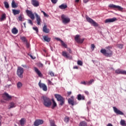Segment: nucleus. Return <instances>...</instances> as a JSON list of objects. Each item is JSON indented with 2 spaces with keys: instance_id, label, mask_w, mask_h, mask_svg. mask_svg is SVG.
<instances>
[{
  "instance_id": "f257e3e1",
  "label": "nucleus",
  "mask_w": 126,
  "mask_h": 126,
  "mask_svg": "<svg viewBox=\"0 0 126 126\" xmlns=\"http://www.w3.org/2000/svg\"><path fill=\"white\" fill-rule=\"evenodd\" d=\"M106 49H101L100 53L105 56V57H111L113 56V51L111 50L112 49L111 46H107L106 47Z\"/></svg>"
},
{
  "instance_id": "f03ea898",
  "label": "nucleus",
  "mask_w": 126,
  "mask_h": 126,
  "mask_svg": "<svg viewBox=\"0 0 126 126\" xmlns=\"http://www.w3.org/2000/svg\"><path fill=\"white\" fill-rule=\"evenodd\" d=\"M41 98L43 100V105L47 108H50L52 105V100H51V99L46 96H42Z\"/></svg>"
},
{
  "instance_id": "7ed1b4c3",
  "label": "nucleus",
  "mask_w": 126,
  "mask_h": 126,
  "mask_svg": "<svg viewBox=\"0 0 126 126\" xmlns=\"http://www.w3.org/2000/svg\"><path fill=\"white\" fill-rule=\"evenodd\" d=\"M24 72V69L23 68L19 66L17 70V75L20 78H23V73Z\"/></svg>"
},
{
  "instance_id": "20e7f679",
  "label": "nucleus",
  "mask_w": 126,
  "mask_h": 126,
  "mask_svg": "<svg viewBox=\"0 0 126 126\" xmlns=\"http://www.w3.org/2000/svg\"><path fill=\"white\" fill-rule=\"evenodd\" d=\"M86 20L88 22L93 25V26H94L95 27H97L98 26V24L96 23L93 19H91L89 17H86Z\"/></svg>"
},
{
  "instance_id": "39448f33",
  "label": "nucleus",
  "mask_w": 126,
  "mask_h": 126,
  "mask_svg": "<svg viewBox=\"0 0 126 126\" xmlns=\"http://www.w3.org/2000/svg\"><path fill=\"white\" fill-rule=\"evenodd\" d=\"M61 18L62 19L63 23L64 24H66L70 21V19H69L68 17H66V16L63 14L62 15Z\"/></svg>"
},
{
  "instance_id": "423d86ee",
  "label": "nucleus",
  "mask_w": 126,
  "mask_h": 126,
  "mask_svg": "<svg viewBox=\"0 0 126 126\" xmlns=\"http://www.w3.org/2000/svg\"><path fill=\"white\" fill-rule=\"evenodd\" d=\"M79 36L80 35L78 34L76 35L75 36V41H76L77 43H78V44H82V43L84 42V38H80Z\"/></svg>"
},
{
  "instance_id": "0eeeda50",
  "label": "nucleus",
  "mask_w": 126,
  "mask_h": 126,
  "mask_svg": "<svg viewBox=\"0 0 126 126\" xmlns=\"http://www.w3.org/2000/svg\"><path fill=\"white\" fill-rule=\"evenodd\" d=\"M38 86L40 88L42 89L43 91H47L48 90V88H47L46 84L41 83V81L38 83Z\"/></svg>"
},
{
  "instance_id": "6e6552de",
  "label": "nucleus",
  "mask_w": 126,
  "mask_h": 126,
  "mask_svg": "<svg viewBox=\"0 0 126 126\" xmlns=\"http://www.w3.org/2000/svg\"><path fill=\"white\" fill-rule=\"evenodd\" d=\"M109 7H110L111 8H116V9H118V10H120V11H122L124 8L121 6L119 5H116L114 4H110L109 5Z\"/></svg>"
},
{
  "instance_id": "1a4fd4ad",
  "label": "nucleus",
  "mask_w": 126,
  "mask_h": 126,
  "mask_svg": "<svg viewBox=\"0 0 126 126\" xmlns=\"http://www.w3.org/2000/svg\"><path fill=\"white\" fill-rule=\"evenodd\" d=\"M26 11L30 18L32 19V20H34L35 19V16H34V14L32 12V11L26 10Z\"/></svg>"
},
{
  "instance_id": "9d476101",
  "label": "nucleus",
  "mask_w": 126,
  "mask_h": 126,
  "mask_svg": "<svg viewBox=\"0 0 126 126\" xmlns=\"http://www.w3.org/2000/svg\"><path fill=\"white\" fill-rule=\"evenodd\" d=\"M117 18L114 17L113 18H109L107 19L104 21L105 23H112L113 22H115V21H117Z\"/></svg>"
},
{
  "instance_id": "9b49d317",
  "label": "nucleus",
  "mask_w": 126,
  "mask_h": 126,
  "mask_svg": "<svg viewBox=\"0 0 126 126\" xmlns=\"http://www.w3.org/2000/svg\"><path fill=\"white\" fill-rule=\"evenodd\" d=\"M44 124V121L40 119H38L35 121L34 122V126H39L41 125H43Z\"/></svg>"
},
{
  "instance_id": "f8f14e48",
  "label": "nucleus",
  "mask_w": 126,
  "mask_h": 126,
  "mask_svg": "<svg viewBox=\"0 0 126 126\" xmlns=\"http://www.w3.org/2000/svg\"><path fill=\"white\" fill-rule=\"evenodd\" d=\"M113 110H114L115 113L116 114H117V115H121L122 116H124V115H125L123 112H122V111H121V110L118 109V108H117V107H113Z\"/></svg>"
},
{
  "instance_id": "ddd939ff",
  "label": "nucleus",
  "mask_w": 126,
  "mask_h": 126,
  "mask_svg": "<svg viewBox=\"0 0 126 126\" xmlns=\"http://www.w3.org/2000/svg\"><path fill=\"white\" fill-rule=\"evenodd\" d=\"M34 15H35L36 18V21L38 25H41V17L38 14L36 13H34Z\"/></svg>"
},
{
  "instance_id": "4468645a",
  "label": "nucleus",
  "mask_w": 126,
  "mask_h": 126,
  "mask_svg": "<svg viewBox=\"0 0 126 126\" xmlns=\"http://www.w3.org/2000/svg\"><path fill=\"white\" fill-rule=\"evenodd\" d=\"M32 4L34 7H38L40 5L39 1L37 0H32Z\"/></svg>"
},
{
  "instance_id": "2eb2a0df",
  "label": "nucleus",
  "mask_w": 126,
  "mask_h": 126,
  "mask_svg": "<svg viewBox=\"0 0 126 126\" xmlns=\"http://www.w3.org/2000/svg\"><path fill=\"white\" fill-rule=\"evenodd\" d=\"M3 97L4 100H5L6 101H7V100L9 99H11V96L9 95V94L6 93H5L3 94Z\"/></svg>"
},
{
  "instance_id": "dca6fc26",
  "label": "nucleus",
  "mask_w": 126,
  "mask_h": 126,
  "mask_svg": "<svg viewBox=\"0 0 126 126\" xmlns=\"http://www.w3.org/2000/svg\"><path fill=\"white\" fill-rule=\"evenodd\" d=\"M43 32H44V33H45L46 34L50 33V30L47 28V25H46V24L44 25V26L43 27Z\"/></svg>"
},
{
  "instance_id": "f3484780",
  "label": "nucleus",
  "mask_w": 126,
  "mask_h": 126,
  "mask_svg": "<svg viewBox=\"0 0 126 126\" xmlns=\"http://www.w3.org/2000/svg\"><path fill=\"white\" fill-rule=\"evenodd\" d=\"M55 97L56 98L57 101L59 102V101L61 100L62 99H63V97L62 96V95L59 94H55Z\"/></svg>"
},
{
  "instance_id": "a211bd4d",
  "label": "nucleus",
  "mask_w": 126,
  "mask_h": 126,
  "mask_svg": "<svg viewBox=\"0 0 126 126\" xmlns=\"http://www.w3.org/2000/svg\"><path fill=\"white\" fill-rule=\"evenodd\" d=\"M43 38L44 42H47V43H49L51 41V37H49L48 36H43Z\"/></svg>"
},
{
  "instance_id": "6ab92c4d",
  "label": "nucleus",
  "mask_w": 126,
  "mask_h": 126,
  "mask_svg": "<svg viewBox=\"0 0 126 126\" xmlns=\"http://www.w3.org/2000/svg\"><path fill=\"white\" fill-rule=\"evenodd\" d=\"M77 99L79 101H80V100H85V96L84 95H82L81 94H79L77 95Z\"/></svg>"
},
{
  "instance_id": "aec40b11",
  "label": "nucleus",
  "mask_w": 126,
  "mask_h": 126,
  "mask_svg": "<svg viewBox=\"0 0 126 126\" xmlns=\"http://www.w3.org/2000/svg\"><path fill=\"white\" fill-rule=\"evenodd\" d=\"M34 70L35 72L37 73V74L38 75V76H40V77H42V73H41V72L40 71V70H39V69H38V68L35 67Z\"/></svg>"
},
{
  "instance_id": "412c9836",
  "label": "nucleus",
  "mask_w": 126,
  "mask_h": 126,
  "mask_svg": "<svg viewBox=\"0 0 126 126\" xmlns=\"http://www.w3.org/2000/svg\"><path fill=\"white\" fill-rule=\"evenodd\" d=\"M11 6L12 8H16L17 7H18V5L16 4V3H15V1H14V0H12V1Z\"/></svg>"
},
{
  "instance_id": "4be33fe9",
  "label": "nucleus",
  "mask_w": 126,
  "mask_h": 126,
  "mask_svg": "<svg viewBox=\"0 0 126 126\" xmlns=\"http://www.w3.org/2000/svg\"><path fill=\"white\" fill-rule=\"evenodd\" d=\"M59 8H60V9H65V8H67V5L62 4L59 5Z\"/></svg>"
},
{
  "instance_id": "5701e85b",
  "label": "nucleus",
  "mask_w": 126,
  "mask_h": 126,
  "mask_svg": "<svg viewBox=\"0 0 126 126\" xmlns=\"http://www.w3.org/2000/svg\"><path fill=\"white\" fill-rule=\"evenodd\" d=\"M12 13L14 15H16V14H19L20 13V10L12 9Z\"/></svg>"
},
{
  "instance_id": "b1692460",
  "label": "nucleus",
  "mask_w": 126,
  "mask_h": 126,
  "mask_svg": "<svg viewBox=\"0 0 126 126\" xmlns=\"http://www.w3.org/2000/svg\"><path fill=\"white\" fill-rule=\"evenodd\" d=\"M62 56H63V57H65L66 59H68V58H69V55L64 51L62 52Z\"/></svg>"
},
{
  "instance_id": "393cba45",
  "label": "nucleus",
  "mask_w": 126,
  "mask_h": 126,
  "mask_svg": "<svg viewBox=\"0 0 126 126\" xmlns=\"http://www.w3.org/2000/svg\"><path fill=\"white\" fill-rule=\"evenodd\" d=\"M68 103L69 105H71L72 106H74V101L71 99V98H68Z\"/></svg>"
},
{
  "instance_id": "a878e982",
  "label": "nucleus",
  "mask_w": 126,
  "mask_h": 126,
  "mask_svg": "<svg viewBox=\"0 0 126 126\" xmlns=\"http://www.w3.org/2000/svg\"><path fill=\"white\" fill-rule=\"evenodd\" d=\"M6 19V16L5 13L2 14L1 18H0V21H3Z\"/></svg>"
},
{
  "instance_id": "bb28decb",
  "label": "nucleus",
  "mask_w": 126,
  "mask_h": 126,
  "mask_svg": "<svg viewBox=\"0 0 126 126\" xmlns=\"http://www.w3.org/2000/svg\"><path fill=\"white\" fill-rule=\"evenodd\" d=\"M12 33L13 34H17L18 33V30L16 28H14L12 30Z\"/></svg>"
},
{
  "instance_id": "cd10ccee",
  "label": "nucleus",
  "mask_w": 126,
  "mask_h": 126,
  "mask_svg": "<svg viewBox=\"0 0 126 126\" xmlns=\"http://www.w3.org/2000/svg\"><path fill=\"white\" fill-rule=\"evenodd\" d=\"M52 102L53 104L51 108L52 109H54L55 108H56V107L57 106V103H56V101H55V100L54 99H52Z\"/></svg>"
},
{
  "instance_id": "c85d7f7f",
  "label": "nucleus",
  "mask_w": 126,
  "mask_h": 126,
  "mask_svg": "<svg viewBox=\"0 0 126 126\" xmlns=\"http://www.w3.org/2000/svg\"><path fill=\"white\" fill-rule=\"evenodd\" d=\"M79 126H87V123L85 121L80 122Z\"/></svg>"
},
{
  "instance_id": "c756f323",
  "label": "nucleus",
  "mask_w": 126,
  "mask_h": 126,
  "mask_svg": "<svg viewBox=\"0 0 126 126\" xmlns=\"http://www.w3.org/2000/svg\"><path fill=\"white\" fill-rule=\"evenodd\" d=\"M115 73H117V74H123V70H121L120 69H117L115 70Z\"/></svg>"
},
{
  "instance_id": "7c9ffc66",
  "label": "nucleus",
  "mask_w": 126,
  "mask_h": 126,
  "mask_svg": "<svg viewBox=\"0 0 126 126\" xmlns=\"http://www.w3.org/2000/svg\"><path fill=\"white\" fill-rule=\"evenodd\" d=\"M60 106H63L64 104V98H62L61 100L59 101Z\"/></svg>"
},
{
  "instance_id": "2f4dec72",
  "label": "nucleus",
  "mask_w": 126,
  "mask_h": 126,
  "mask_svg": "<svg viewBox=\"0 0 126 126\" xmlns=\"http://www.w3.org/2000/svg\"><path fill=\"white\" fill-rule=\"evenodd\" d=\"M25 123V119L24 118H22L20 121V124L21 126H24Z\"/></svg>"
},
{
  "instance_id": "473e14b6",
  "label": "nucleus",
  "mask_w": 126,
  "mask_h": 126,
  "mask_svg": "<svg viewBox=\"0 0 126 126\" xmlns=\"http://www.w3.org/2000/svg\"><path fill=\"white\" fill-rule=\"evenodd\" d=\"M120 125L122 126H126V121L124 120H121V121H120Z\"/></svg>"
},
{
  "instance_id": "72a5a7b5",
  "label": "nucleus",
  "mask_w": 126,
  "mask_h": 126,
  "mask_svg": "<svg viewBox=\"0 0 126 126\" xmlns=\"http://www.w3.org/2000/svg\"><path fill=\"white\" fill-rule=\"evenodd\" d=\"M4 5L5 8H6L7 9H8V8H9V4H8V2H7L6 1H4Z\"/></svg>"
},
{
  "instance_id": "f704fd0d",
  "label": "nucleus",
  "mask_w": 126,
  "mask_h": 126,
  "mask_svg": "<svg viewBox=\"0 0 126 126\" xmlns=\"http://www.w3.org/2000/svg\"><path fill=\"white\" fill-rule=\"evenodd\" d=\"M12 108H15V104L13 102H11L10 103V107L8 108V109H11Z\"/></svg>"
},
{
  "instance_id": "c9c22d12",
  "label": "nucleus",
  "mask_w": 126,
  "mask_h": 126,
  "mask_svg": "<svg viewBox=\"0 0 126 126\" xmlns=\"http://www.w3.org/2000/svg\"><path fill=\"white\" fill-rule=\"evenodd\" d=\"M117 47L119 49H123V48H124V44H117Z\"/></svg>"
},
{
  "instance_id": "e433bc0d",
  "label": "nucleus",
  "mask_w": 126,
  "mask_h": 126,
  "mask_svg": "<svg viewBox=\"0 0 126 126\" xmlns=\"http://www.w3.org/2000/svg\"><path fill=\"white\" fill-rule=\"evenodd\" d=\"M21 40H22L23 42H25L26 43L27 42V40L26 39V37H25V36H23L21 37Z\"/></svg>"
},
{
  "instance_id": "4c0bfd02",
  "label": "nucleus",
  "mask_w": 126,
  "mask_h": 126,
  "mask_svg": "<svg viewBox=\"0 0 126 126\" xmlns=\"http://www.w3.org/2000/svg\"><path fill=\"white\" fill-rule=\"evenodd\" d=\"M50 126H56V124H55V121L53 120L50 121Z\"/></svg>"
},
{
  "instance_id": "58836bf2",
  "label": "nucleus",
  "mask_w": 126,
  "mask_h": 126,
  "mask_svg": "<svg viewBox=\"0 0 126 126\" xmlns=\"http://www.w3.org/2000/svg\"><path fill=\"white\" fill-rule=\"evenodd\" d=\"M32 29L34 30V31H35L36 33H38V32H39V30L38 29V28L37 27H33Z\"/></svg>"
},
{
  "instance_id": "ea45409f",
  "label": "nucleus",
  "mask_w": 126,
  "mask_h": 126,
  "mask_svg": "<svg viewBox=\"0 0 126 126\" xmlns=\"http://www.w3.org/2000/svg\"><path fill=\"white\" fill-rule=\"evenodd\" d=\"M18 88H20L22 86V83L21 82H19L17 84Z\"/></svg>"
},
{
  "instance_id": "a19ab883",
  "label": "nucleus",
  "mask_w": 126,
  "mask_h": 126,
  "mask_svg": "<svg viewBox=\"0 0 126 126\" xmlns=\"http://www.w3.org/2000/svg\"><path fill=\"white\" fill-rule=\"evenodd\" d=\"M61 44H62V46H63L65 48H66L67 47L66 44H65V43H64V42L63 40H61Z\"/></svg>"
},
{
  "instance_id": "79ce46f5",
  "label": "nucleus",
  "mask_w": 126,
  "mask_h": 126,
  "mask_svg": "<svg viewBox=\"0 0 126 126\" xmlns=\"http://www.w3.org/2000/svg\"><path fill=\"white\" fill-rule=\"evenodd\" d=\"M64 121L65 123H68V122H69V118L65 117Z\"/></svg>"
},
{
  "instance_id": "37998d69",
  "label": "nucleus",
  "mask_w": 126,
  "mask_h": 126,
  "mask_svg": "<svg viewBox=\"0 0 126 126\" xmlns=\"http://www.w3.org/2000/svg\"><path fill=\"white\" fill-rule=\"evenodd\" d=\"M94 82V79L91 80L88 83V85H91V84H92V83Z\"/></svg>"
},
{
  "instance_id": "c03bdc74",
  "label": "nucleus",
  "mask_w": 126,
  "mask_h": 126,
  "mask_svg": "<svg viewBox=\"0 0 126 126\" xmlns=\"http://www.w3.org/2000/svg\"><path fill=\"white\" fill-rule=\"evenodd\" d=\"M77 64H78V65H82V64H83V63L81 61L79 60L77 61Z\"/></svg>"
},
{
  "instance_id": "a18cd8bd",
  "label": "nucleus",
  "mask_w": 126,
  "mask_h": 126,
  "mask_svg": "<svg viewBox=\"0 0 126 126\" xmlns=\"http://www.w3.org/2000/svg\"><path fill=\"white\" fill-rule=\"evenodd\" d=\"M28 21L29 24H31V25H33V22H32V20L29 19V20H28Z\"/></svg>"
},
{
  "instance_id": "49530a36",
  "label": "nucleus",
  "mask_w": 126,
  "mask_h": 126,
  "mask_svg": "<svg viewBox=\"0 0 126 126\" xmlns=\"http://www.w3.org/2000/svg\"><path fill=\"white\" fill-rule=\"evenodd\" d=\"M28 56H29L31 59H32V60H35V59H36L35 57H33V56H32L31 54H28Z\"/></svg>"
},
{
  "instance_id": "de8ad7c7",
  "label": "nucleus",
  "mask_w": 126,
  "mask_h": 126,
  "mask_svg": "<svg viewBox=\"0 0 126 126\" xmlns=\"http://www.w3.org/2000/svg\"><path fill=\"white\" fill-rule=\"evenodd\" d=\"M49 74L51 75V76H55V73L53 71L49 72Z\"/></svg>"
},
{
  "instance_id": "09e8293b",
  "label": "nucleus",
  "mask_w": 126,
  "mask_h": 126,
  "mask_svg": "<svg viewBox=\"0 0 126 126\" xmlns=\"http://www.w3.org/2000/svg\"><path fill=\"white\" fill-rule=\"evenodd\" d=\"M38 66H39V67H43V63H38Z\"/></svg>"
},
{
  "instance_id": "8fccbe9b",
  "label": "nucleus",
  "mask_w": 126,
  "mask_h": 126,
  "mask_svg": "<svg viewBox=\"0 0 126 126\" xmlns=\"http://www.w3.org/2000/svg\"><path fill=\"white\" fill-rule=\"evenodd\" d=\"M51 2L52 3L56 4L57 2H58V0H51Z\"/></svg>"
},
{
  "instance_id": "3c124183",
  "label": "nucleus",
  "mask_w": 126,
  "mask_h": 126,
  "mask_svg": "<svg viewBox=\"0 0 126 126\" xmlns=\"http://www.w3.org/2000/svg\"><path fill=\"white\" fill-rule=\"evenodd\" d=\"M18 19H19V21H22V16L21 15H20L19 16Z\"/></svg>"
},
{
  "instance_id": "603ef678",
  "label": "nucleus",
  "mask_w": 126,
  "mask_h": 126,
  "mask_svg": "<svg viewBox=\"0 0 126 126\" xmlns=\"http://www.w3.org/2000/svg\"><path fill=\"white\" fill-rule=\"evenodd\" d=\"M91 48L92 49H93V50H94V48H95V45H94V44H92L91 45Z\"/></svg>"
},
{
  "instance_id": "864d4df0",
  "label": "nucleus",
  "mask_w": 126,
  "mask_h": 126,
  "mask_svg": "<svg viewBox=\"0 0 126 126\" xmlns=\"http://www.w3.org/2000/svg\"><path fill=\"white\" fill-rule=\"evenodd\" d=\"M81 84H84V85H86V84H87L86 83V82H85V81H84L81 82Z\"/></svg>"
},
{
  "instance_id": "5fc2aeb1",
  "label": "nucleus",
  "mask_w": 126,
  "mask_h": 126,
  "mask_svg": "<svg viewBox=\"0 0 126 126\" xmlns=\"http://www.w3.org/2000/svg\"><path fill=\"white\" fill-rule=\"evenodd\" d=\"M55 40H57V41H60V42H61V41H62L61 38H59V37H56L55 38Z\"/></svg>"
},
{
  "instance_id": "6e6d98bb",
  "label": "nucleus",
  "mask_w": 126,
  "mask_h": 126,
  "mask_svg": "<svg viewBox=\"0 0 126 126\" xmlns=\"http://www.w3.org/2000/svg\"><path fill=\"white\" fill-rule=\"evenodd\" d=\"M67 51L69 52V54H71V50L70 48H67Z\"/></svg>"
},
{
  "instance_id": "4d7b16f0",
  "label": "nucleus",
  "mask_w": 126,
  "mask_h": 126,
  "mask_svg": "<svg viewBox=\"0 0 126 126\" xmlns=\"http://www.w3.org/2000/svg\"><path fill=\"white\" fill-rule=\"evenodd\" d=\"M83 1L84 3H87L89 1V0H83Z\"/></svg>"
},
{
  "instance_id": "13d9d810",
  "label": "nucleus",
  "mask_w": 126,
  "mask_h": 126,
  "mask_svg": "<svg viewBox=\"0 0 126 126\" xmlns=\"http://www.w3.org/2000/svg\"><path fill=\"white\" fill-rule=\"evenodd\" d=\"M43 15L45 17H48V14H47V13H46V12H44L43 13Z\"/></svg>"
},
{
  "instance_id": "bf43d9fd",
  "label": "nucleus",
  "mask_w": 126,
  "mask_h": 126,
  "mask_svg": "<svg viewBox=\"0 0 126 126\" xmlns=\"http://www.w3.org/2000/svg\"><path fill=\"white\" fill-rule=\"evenodd\" d=\"M122 74H124L126 75V70H123Z\"/></svg>"
},
{
  "instance_id": "052dcab7",
  "label": "nucleus",
  "mask_w": 126,
  "mask_h": 126,
  "mask_svg": "<svg viewBox=\"0 0 126 126\" xmlns=\"http://www.w3.org/2000/svg\"><path fill=\"white\" fill-rule=\"evenodd\" d=\"M26 47H27V48H29V47H30L29 43H28V42H27V41L26 42Z\"/></svg>"
},
{
  "instance_id": "680f3d73",
  "label": "nucleus",
  "mask_w": 126,
  "mask_h": 126,
  "mask_svg": "<svg viewBox=\"0 0 126 126\" xmlns=\"http://www.w3.org/2000/svg\"><path fill=\"white\" fill-rule=\"evenodd\" d=\"M22 66L23 67H24L25 68H27V66L26 65V64L22 65Z\"/></svg>"
},
{
  "instance_id": "e2e57ef3",
  "label": "nucleus",
  "mask_w": 126,
  "mask_h": 126,
  "mask_svg": "<svg viewBox=\"0 0 126 126\" xmlns=\"http://www.w3.org/2000/svg\"><path fill=\"white\" fill-rule=\"evenodd\" d=\"M74 69H78V67L77 66H74L73 67Z\"/></svg>"
},
{
  "instance_id": "0e129e2a",
  "label": "nucleus",
  "mask_w": 126,
  "mask_h": 126,
  "mask_svg": "<svg viewBox=\"0 0 126 126\" xmlns=\"http://www.w3.org/2000/svg\"><path fill=\"white\" fill-rule=\"evenodd\" d=\"M107 126H113V125H112V124H111V123H109V124L107 125Z\"/></svg>"
},
{
  "instance_id": "69168bd1",
  "label": "nucleus",
  "mask_w": 126,
  "mask_h": 126,
  "mask_svg": "<svg viewBox=\"0 0 126 126\" xmlns=\"http://www.w3.org/2000/svg\"><path fill=\"white\" fill-rule=\"evenodd\" d=\"M85 93L87 94L88 95V94H89V93L88 92V91H85Z\"/></svg>"
},
{
  "instance_id": "338daca9",
  "label": "nucleus",
  "mask_w": 126,
  "mask_h": 126,
  "mask_svg": "<svg viewBox=\"0 0 126 126\" xmlns=\"http://www.w3.org/2000/svg\"><path fill=\"white\" fill-rule=\"evenodd\" d=\"M71 94V92H68L67 93V94H68V95H70Z\"/></svg>"
},
{
  "instance_id": "774afa93",
  "label": "nucleus",
  "mask_w": 126,
  "mask_h": 126,
  "mask_svg": "<svg viewBox=\"0 0 126 126\" xmlns=\"http://www.w3.org/2000/svg\"><path fill=\"white\" fill-rule=\"evenodd\" d=\"M79 0H75V2H79Z\"/></svg>"
}]
</instances>
